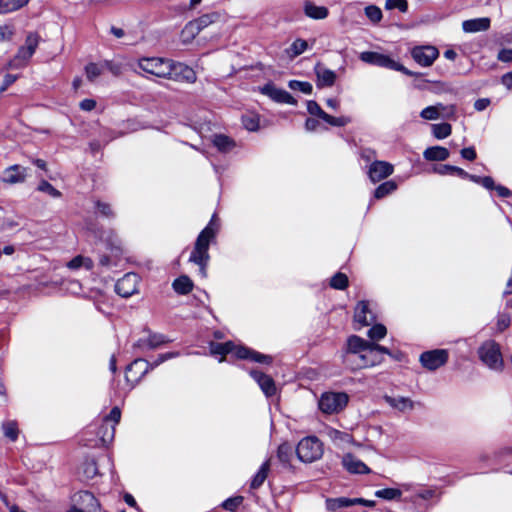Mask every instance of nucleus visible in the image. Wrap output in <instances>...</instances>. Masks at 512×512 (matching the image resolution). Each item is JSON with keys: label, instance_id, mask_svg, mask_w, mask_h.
Returning a JSON list of instances; mask_svg holds the SVG:
<instances>
[{"label": "nucleus", "instance_id": "20", "mask_svg": "<svg viewBox=\"0 0 512 512\" xmlns=\"http://www.w3.org/2000/svg\"><path fill=\"white\" fill-rule=\"evenodd\" d=\"M342 464H343L344 468L350 473H354V474L370 473V469L368 468V466L351 453H347L343 456Z\"/></svg>", "mask_w": 512, "mask_h": 512}, {"label": "nucleus", "instance_id": "64", "mask_svg": "<svg viewBox=\"0 0 512 512\" xmlns=\"http://www.w3.org/2000/svg\"><path fill=\"white\" fill-rule=\"evenodd\" d=\"M497 59L503 63L512 62V49H501L497 54Z\"/></svg>", "mask_w": 512, "mask_h": 512}, {"label": "nucleus", "instance_id": "39", "mask_svg": "<svg viewBox=\"0 0 512 512\" xmlns=\"http://www.w3.org/2000/svg\"><path fill=\"white\" fill-rule=\"evenodd\" d=\"M293 456V447L288 443H283L278 447L277 457L284 465H290Z\"/></svg>", "mask_w": 512, "mask_h": 512}, {"label": "nucleus", "instance_id": "32", "mask_svg": "<svg viewBox=\"0 0 512 512\" xmlns=\"http://www.w3.org/2000/svg\"><path fill=\"white\" fill-rule=\"evenodd\" d=\"M28 2L29 0H0V14L16 11Z\"/></svg>", "mask_w": 512, "mask_h": 512}, {"label": "nucleus", "instance_id": "3", "mask_svg": "<svg viewBox=\"0 0 512 512\" xmlns=\"http://www.w3.org/2000/svg\"><path fill=\"white\" fill-rule=\"evenodd\" d=\"M478 357L481 362L489 369L502 372L504 369V359L500 345L494 340L483 342L478 348Z\"/></svg>", "mask_w": 512, "mask_h": 512}, {"label": "nucleus", "instance_id": "25", "mask_svg": "<svg viewBox=\"0 0 512 512\" xmlns=\"http://www.w3.org/2000/svg\"><path fill=\"white\" fill-rule=\"evenodd\" d=\"M304 14L314 20L326 19L329 15V10L325 6H318L313 2L307 1L303 6Z\"/></svg>", "mask_w": 512, "mask_h": 512}, {"label": "nucleus", "instance_id": "53", "mask_svg": "<svg viewBox=\"0 0 512 512\" xmlns=\"http://www.w3.org/2000/svg\"><path fill=\"white\" fill-rule=\"evenodd\" d=\"M385 9H398L401 12H406L408 10V2L407 0H386Z\"/></svg>", "mask_w": 512, "mask_h": 512}, {"label": "nucleus", "instance_id": "10", "mask_svg": "<svg viewBox=\"0 0 512 512\" xmlns=\"http://www.w3.org/2000/svg\"><path fill=\"white\" fill-rule=\"evenodd\" d=\"M169 59L151 57L142 58L138 61V67L151 75L159 78H165L168 74Z\"/></svg>", "mask_w": 512, "mask_h": 512}, {"label": "nucleus", "instance_id": "4", "mask_svg": "<svg viewBox=\"0 0 512 512\" xmlns=\"http://www.w3.org/2000/svg\"><path fill=\"white\" fill-rule=\"evenodd\" d=\"M295 452L300 461L312 463L322 457L323 444L316 436H307L298 443Z\"/></svg>", "mask_w": 512, "mask_h": 512}, {"label": "nucleus", "instance_id": "62", "mask_svg": "<svg viewBox=\"0 0 512 512\" xmlns=\"http://www.w3.org/2000/svg\"><path fill=\"white\" fill-rule=\"evenodd\" d=\"M19 223L11 218H3L0 220V232H6L17 227Z\"/></svg>", "mask_w": 512, "mask_h": 512}, {"label": "nucleus", "instance_id": "31", "mask_svg": "<svg viewBox=\"0 0 512 512\" xmlns=\"http://www.w3.org/2000/svg\"><path fill=\"white\" fill-rule=\"evenodd\" d=\"M269 469H270L269 461H266L261 465V467L258 470V472L256 473V475L251 480L250 486L252 489H258L264 483V481L266 480V478L268 476Z\"/></svg>", "mask_w": 512, "mask_h": 512}, {"label": "nucleus", "instance_id": "55", "mask_svg": "<svg viewBox=\"0 0 512 512\" xmlns=\"http://www.w3.org/2000/svg\"><path fill=\"white\" fill-rule=\"evenodd\" d=\"M242 501H243L242 496L228 498L223 502L222 507L227 511L234 512L239 507V505L242 503Z\"/></svg>", "mask_w": 512, "mask_h": 512}, {"label": "nucleus", "instance_id": "61", "mask_svg": "<svg viewBox=\"0 0 512 512\" xmlns=\"http://www.w3.org/2000/svg\"><path fill=\"white\" fill-rule=\"evenodd\" d=\"M243 125L249 131H256L259 127V120L254 116H244L242 118Z\"/></svg>", "mask_w": 512, "mask_h": 512}, {"label": "nucleus", "instance_id": "41", "mask_svg": "<svg viewBox=\"0 0 512 512\" xmlns=\"http://www.w3.org/2000/svg\"><path fill=\"white\" fill-rule=\"evenodd\" d=\"M213 143L222 152L231 150L235 145L232 139L222 134L215 135Z\"/></svg>", "mask_w": 512, "mask_h": 512}, {"label": "nucleus", "instance_id": "44", "mask_svg": "<svg viewBox=\"0 0 512 512\" xmlns=\"http://www.w3.org/2000/svg\"><path fill=\"white\" fill-rule=\"evenodd\" d=\"M432 134L437 139H444L451 134L452 128L449 123L433 124L431 126Z\"/></svg>", "mask_w": 512, "mask_h": 512}, {"label": "nucleus", "instance_id": "21", "mask_svg": "<svg viewBox=\"0 0 512 512\" xmlns=\"http://www.w3.org/2000/svg\"><path fill=\"white\" fill-rule=\"evenodd\" d=\"M439 51L435 46H418V65L428 67L438 58Z\"/></svg>", "mask_w": 512, "mask_h": 512}, {"label": "nucleus", "instance_id": "43", "mask_svg": "<svg viewBox=\"0 0 512 512\" xmlns=\"http://www.w3.org/2000/svg\"><path fill=\"white\" fill-rule=\"evenodd\" d=\"M114 434H115V427L110 426L109 424L103 422V424L101 425V427L99 428V431H98V435H99L102 443L105 445L110 443L114 438Z\"/></svg>", "mask_w": 512, "mask_h": 512}, {"label": "nucleus", "instance_id": "49", "mask_svg": "<svg viewBox=\"0 0 512 512\" xmlns=\"http://www.w3.org/2000/svg\"><path fill=\"white\" fill-rule=\"evenodd\" d=\"M326 123L335 127H343L351 122V118L347 116L334 117L326 113L324 119Z\"/></svg>", "mask_w": 512, "mask_h": 512}, {"label": "nucleus", "instance_id": "12", "mask_svg": "<svg viewBox=\"0 0 512 512\" xmlns=\"http://www.w3.org/2000/svg\"><path fill=\"white\" fill-rule=\"evenodd\" d=\"M139 277L136 273H127L115 284V291L123 298H128L138 291Z\"/></svg>", "mask_w": 512, "mask_h": 512}, {"label": "nucleus", "instance_id": "2", "mask_svg": "<svg viewBox=\"0 0 512 512\" xmlns=\"http://www.w3.org/2000/svg\"><path fill=\"white\" fill-rule=\"evenodd\" d=\"M217 232L218 225L214 215L208 225L199 233L189 257V262L199 266L200 274L203 277L206 276V268L210 260L209 246L216 239Z\"/></svg>", "mask_w": 512, "mask_h": 512}, {"label": "nucleus", "instance_id": "5", "mask_svg": "<svg viewBox=\"0 0 512 512\" xmlns=\"http://www.w3.org/2000/svg\"><path fill=\"white\" fill-rule=\"evenodd\" d=\"M40 35L36 32H29L26 36L24 45L20 46L14 58L9 62V68L24 67L35 53L39 42Z\"/></svg>", "mask_w": 512, "mask_h": 512}, {"label": "nucleus", "instance_id": "19", "mask_svg": "<svg viewBox=\"0 0 512 512\" xmlns=\"http://www.w3.org/2000/svg\"><path fill=\"white\" fill-rule=\"evenodd\" d=\"M314 72L317 77L316 84L318 88L331 87L334 85L336 73L333 70L326 68L321 63H317L314 67Z\"/></svg>", "mask_w": 512, "mask_h": 512}, {"label": "nucleus", "instance_id": "42", "mask_svg": "<svg viewBox=\"0 0 512 512\" xmlns=\"http://www.w3.org/2000/svg\"><path fill=\"white\" fill-rule=\"evenodd\" d=\"M104 71L103 63H89L85 66L86 77L90 82H94Z\"/></svg>", "mask_w": 512, "mask_h": 512}, {"label": "nucleus", "instance_id": "13", "mask_svg": "<svg viewBox=\"0 0 512 512\" xmlns=\"http://www.w3.org/2000/svg\"><path fill=\"white\" fill-rule=\"evenodd\" d=\"M261 93L271 98L273 101L277 103H285L290 105H296L297 101L293 98V96L284 89L276 87L272 83H268L264 85L260 89Z\"/></svg>", "mask_w": 512, "mask_h": 512}, {"label": "nucleus", "instance_id": "54", "mask_svg": "<svg viewBox=\"0 0 512 512\" xmlns=\"http://www.w3.org/2000/svg\"><path fill=\"white\" fill-rule=\"evenodd\" d=\"M307 111L309 114H311L313 116H317V117L321 118L322 120L324 119V117L326 115V112L323 111L322 108L319 106V104L313 100H309L307 102Z\"/></svg>", "mask_w": 512, "mask_h": 512}, {"label": "nucleus", "instance_id": "22", "mask_svg": "<svg viewBox=\"0 0 512 512\" xmlns=\"http://www.w3.org/2000/svg\"><path fill=\"white\" fill-rule=\"evenodd\" d=\"M490 23L488 17L469 19L462 22V29L466 33L482 32L489 29Z\"/></svg>", "mask_w": 512, "mask_h": 512}, {"label": "nucleus", "instance_id": "8", "mask_svg": "<svg viewBox=\"0 0 512 512\" xmlns=\"http://www.w3.org/2000/svg\"><path fill=\"white\" fill-rule=\"evenodd\" d=\"M168 75L165 79L177 82L194 83L197 79L195 71L188 65L181 62L169 60Z\"/></svg>", "mask_w": 512, "mask_h": 512}, {"label": "nucleus", "instance_id": "18", "mask_svg": "<svg viewBox=\"0 0 512 512\" xmlns=\"http://www.w3.org/2000/svg\"><path fill=\"white\" fill-rule=\"evenodd\" d=\"M27 170L20 165H12L4 170L2 181L8 184L23 183L27 177Z\"/></svg>", "mask_w": 512, "mask_h": 512}, {"label": "nucleus", "instance_id": "11", "mask_svg": "<svg viewBox=\"0 0 512 512\" xmlns=\"http://www.w3.org/2000/svg\"><path fill=\"white\" fill-rule=\"evenodd\" d=\"M179 355L178 352H167L160 354L154 362H149L144 359H136L129 365V372H132L135 368H141L140 377L145 376L150 370H153L166 360L175 358Z\"/></svg>", "mask_w": 512, "mask_h": 512}, {"label": "nucleus", "instance_id": "50", "mask_svg": "<svg viewBox=\"0 0 512 512\" xmlns=\"http://www.w3.org/2000/svg\"><path fill=\"white\" fill-rule=\"evenodd\" d=\"M365 15L373 23L380 22L383 17L381 9L375 5L367 6L365 8Z\"/></svg>", "mask_w": 512, "mask_h": 512}, {"label": "nucleus", "instance_id": "14", "mask_svg": "<svg viewBox=\"0 0 512 512\" xmlns=\"http://www.w3.org/2000/svg\"><path fill=\"white\" fill-rule=\"evenodd\" d=\"M394 171V167L392 164L386 161H374L369 165L367 174L369 179L373 182H379L388 176H390Z\"/></svg>", "mask_w": 512, "mask_h": 512}, {"label": "nucleus", "instance_id": "56", "mask_svg": "<svg viewBox=\"0 0 512 512\" xmlns=\"http://www.w3.org/2000/svg\"><path fill=\"white\" fill-rule=\"evenodd\" d=\"M308 48V43L303 39H296L291 45V52L293 56H299Z\"/></svg>", "mask_w": 512, "mask_h": 512}, {"label": "nucleus", "instance_id": "16", "mask_svg": "<svg viewBox=\"0 0 512 512\" xmlns=\"http://www.w3.org/2000/svg\"><path fill=\"white\" fill-rule=\"evenodd\" d=\"M354 320L356 323L360 324L361 327L369 326L375 322L376 316L369 308L367 301L358 302L354 311Z\"/></svg>", "mask_w": 512, "mask_h": 512}, {"label": "nucleus", "instance_id": "37", "mask_svg": "<svg viewBox=\"0 0 512 512\" xmlns=\"http://www.w3.org/2000/svg\"><path fill=\"white\" fill-rule=\"evenodd\" d=\"M327 433L329 438L337 445L352 442V436L346 432L331 428Z\"/></svg>", "mask_w": 512, "mask_h": 512}, {"label": "nucleus", "instance_id": "51", "mask_svg": "<svg viewBox=\"0 0 512 512\" xmlns=\"http://www.w3.org/2000/svg\"><path fill=\"white\" fill-rule=\"evenodd\" d=\"M289 87L293 90H299L304 94H311L313 90L311 83L298 80H291Z\"/></svg>", "mask_w": 512, "mask_h": 512}, {"label": "nucleus", "instance_id": "45", "mask_svg": "<svg viewBox=\"0 0 512 512\" xmlns=\"http://www.w3.org/2000/svg\"><path fill=\"white\" fill-rule=\"evenodd\" d=\"M37 191L46 193L52 198H60L62 196V193L46 180L39 182Z\"/></svg>", "mask_w": 512, "mask_h": 512}, {"label": "nucleus", "instance_id": "33", "mask_svg": "<svg viewBox=\"0 0 512 512\" xmlns=\"http://www.w3.org/2000/svg\"><path fill=\"white\" fill-rule=\"evenodd\" d=\"M105 242L107 244V249L110 250L112 255L115 257H118L122 253V242L113 232L109 233L105 238Z\"/></svg>", "mask_w": 512, "mask_h": 512}, {"label": "nucleus", "instance_id": "30", "mask_svg": "<svg viewBox=\"0 0 512 512\" xmlns=\"http://www.w3.org/2000/svg\"><path fill=\"white\" fill-rule=\"evenodd\" d=\"M434 170L436 173H438L440 175H455L460 178H465L466 176H468V172H466L465 170H463L460 167L452 166V165H446V164L439 165V166L435 167Z\"/></svg>", "mask_w": 512, "mask_h": 512}, {"label": "nucleus", "instance_id": "28", "mask_svg": "<svg viewBox=\"0 0 512 512\" xmlns=\"http://www.w3.org/2000/svg\"><path fill=\"white\" fill-rule=\"evenodd\" d=\"M200 33L199 26H196V23L189 21L181 31L180 39L183 44L191 43L195 37Z\"/></svg>", "mask_w": 512, "mask_h": 512}, {"label": "nucleus", "instance_id": "60", "mask_svg": "<svg viewBox=\"0 0 512 512\" xmlns=\"http://www.w3.org/2000/svg\"><path fill=\"white\" fill-rule=\"evenodd\" d=\"M104 70H108L114 76H119L122 73V64L116 63L113 61H105L103 62Z\"/></svg>", "mask_w": 512, "mask_h": 512}, {"label": "nucleus", "instance_id": "9", "mask_svg": "<svg viewBox=\"0 0 512 512\" xmlns=\"http://www.w3.org/2000/svg\"><path fill=\"white\" fill-rule=\"evenodd\" d=\"M449 359V352L446 349H434L423 352L419 360L424 368L435 371L444 366Z\"/></svg>", "mask_w": 512, "mask_h": 512}, {"label": "nucleus", "instance_id": "58", "mask_svg": "<svg viewBox=\"0 0 512 512\" xmlns=\"http://www.w3.org/2000/svg\"><path fill=\"white\" fill-rule=\"evenodd\" d=\"M360 157L362 160H364L366 163H373L374 161H378L377 153L375 150L370 148H362L360 151Z\"/></svg>", "mask_w": 512, "mask_h": 512}, {"label": "nucleus", "instance_id": "46", "mask_svg": "<svg viewBox=\"0 0 512 512\" xmlns=\"http://www.w3.org/2000/svg\"><path fill=\"white\" fill-rule=\"evenodd\" d=\"M402 492L396 488H384L377 490L375 496L385 500H394L400 498Z\"/></svg>", "mask_w": 512, "mask_h": 512}, {"label": "nucleus", "instance_id": "23", "mask_svg": "<svg viewBox=\"0 0 512 512\" xmlns=\"http://www.w3.org/2000/svg\"><path fill=\"white\" fill-rule=\"evenodd\" d=\"M172 340L160 333H150L147 339H140L137 343L139 347L146 349H156Z\"/></svg>", "mask_w": 512, "mask_h": 512}, {"label": "nucleus", "instance_id": "47", "mask_svg": "<svg viewBox=\"0 0 512 512\" xmlns=\"http://www.w3.org/2000/svg\"><path fill=\"white\" fill-rule=\"evenodd\" d=\"M386 334L387 329L384 325L375 324L368 330L367 336L373 341H378L384 338Z\"/></svg>", "mask_w": 512, "mask_h": 512}, {"label": "nucleus", "instance_id": "26", "mask_svg": "<svg viewBox=\"0 0 512 512\" xmlns=\"http://www.w3.org/2000/svg\"><path fill=\"white\" fill-rule=\"evenodd\" d=\"M423 155L427 160L430 161H443L449 157V151L445 147L433 146L427 148Z\"/></svg>", "mask_w": 512, "mask_h": 512}, {"label": "nucleus", "instance_id": "52", "mask_svg": "<svg viewBox=\"0 0 512 512\" xmlns=\"http://www.w3.org/2000/svg\"><path fill=\"white\" fill-rule=\"evenodd\" d=\"M442 105L429 106L422 110L421 117L426 120H435L439 117Z\"/></svg>", "mask_w": 512, "mask_h": 512}, {"label": "nucleus", "instance_id": "48", "mask_svg": "<svg viewBox=\"0 0 512 512\" xmlns=\"http://www.w3.org/2000/svg\"><path fill=\"white\" fill-rule=\"evenodd\" d=\"M330 286L334 289L344 290L348 286V277L344 273L338 272L331 278Z\"/></svg>", "mask_w": 512, "mask_h": 512}, {"label": "nucleus", "instance_id": "7", "mask_svg": "<svg viewBox=\"0 0 512 512\" xmlns=\"http://www.w3.org/2000/svg\"><path fill=\"white\" fill-rule=\"evenodd\" d=\"M348 400L344 392H326L319 400V409L326 414L339 413L346 407Z\"/></svg>", "mask_w": 512, "mask_h": 512}, {"label": "nucleus", "instance_id": "29", "mask_svg": "<svg viewBox=\"0 0 512 512\" xmlns=\"http://www.w3.org/2000/svg\"><path fill=\"white\" fill-rule=\"evenodd\" d=\"M237 348L238 347H236L234 345V343L231 341H228L225 343L211 342V344H210L211 353L214 355H221L222 357H224L225 355H227L231 352H236ZM222 360H223V358L220 359V361H222Z\"/></svg>", "mask_w": 512, "mask_h": 512}, {"label": "nucleus", "instance_id": "57", "mask_svg": "<svg viewBox=\"0 0 512 512\" xmlns=\"http://www.w3.org/2000/svg\"><path fill=\"white\" fill-rule=\"evenodd\" d=\"M438 497V493L436 489L423 487L418 489V500H428V499H434Z\"/></svg>", "mask_w": 512, "mask_h": 512}, {"label": "nucleus", "instance_id": "34", "mask_svg": "<svg viewBox=\"0 0 512 512\" xmlns=\"http://www.w3.org/2000/svg\"><path fill=\"white\" fill-rule=\"evenodd\" d=\"M220 20V14L216 12L204 14L197 19H194L193 22L196 23V26H199V31L201 32L203 29L208 27L209 25Z\"/></svg>", "mask_w": 512, "mask_h": 512}, {"label": "nucleus", "instance_id": "1", "mask_svg": "<svg viewBox=\"0 0 512 512\" xmlns=\"http://www.w3.org/2000/svg\"><path fill=\"white\" fill-rule=\"evenodd\" d=\"M384 354L392 355L385 346L351 335L347 338L340 357L347 369L357 371L380 365L384 361Z\"/></svg>", "mask_w": 512, "mask_h": 512}, {"label": "nucleus", "instance_id": "27", "mask_svg": "<svg viewBox=\"0 0 512 512\" xmlns=\"http://www.w3.org/2000/svg\"><path fill=\"white\" fill-rule=\"evenodd\" d=\"M172 287L178 294L186 295L192 291L193 282L188 276L182 275L173 281Z\"/></svg>", "mask_w": 512, "mask_h": 512}, {"label": "nucleus", "instance_id": "38", "mask_svg": "<svg viewBox=\"0 0 512 512\" xmlns=\"http://www.w3.org/2000/svg\"><path fill=\"white\" fill-rule=\"evenodd\" d=\"M386 401L394 408H397L400 411L411 410L413 408V402L404 397L394 398V397H386Z\"/></svg>", "mask_w": 512, "mask_h": 512}, {"label": "nucleus", "instance_id": "63", "mask_svg": "<svg viewBox=\"0 0 512 512\" xmlns=\"http://www.w3.org/2000/svg\"><path fill=\"white\" fill-rule=\"evenodd\" d=\"M96 207L103 216L108 217V218L114 217V212H113L110 204L97 201Z\"/></svg>", "mask_w": 512, "mask_h": 512}, {"label": "nucleus", "instance_id": "59", "mask_svg": "<svg viewBox=\"0 0 512 512\" xmlns=\"http://www.w3.org/2000/svg\"><path fill=\"white\" fill-rule=\"evenodd\" d=\"M121 418V411L118 407H113L110 413L104 418V422L109 424V422H113L112 426H116L119 423Z\"/></svg>", "mask_w": 512, "mask_h": 512}, {"label": "nucleus", "instance_id": "24", "mask_svg": "<svg viewBox=\"0 0 512 512\" xmlns=\"http://www.w3.org/2000/svg\"><path fill=\"white\" fill-rule=\"evenodd\" d=\"M235 355L240 359H250L258 363L270 364L272 362V358L270 356L250 350L246 347H238Z\"/></svg>", "mask_w": 512, "mask_h": 512}, {"label": "nucleus", "instance_id": "15", "mask_svg": "<svg viewBox=\"0 0 512 512\" xmlns=\"http://www.w3.org/2000/svg\"><path fill=\"white\" fill-rule=\"evenodd\" d=\"M74 506L86 512H97L99 504L95 496L89 491H80L73 496Z\"/></svg>", "mask_w": 512, "mask_h": 512}, {"label": "nucleus", "instance_id": "36", "mask_svg": "<svg viewBox=\"0 0 512 512\" xmlns=\"http://www.w3.org/2000/svg\"><path fill=\"white\" fill-rule=\"evenodd\" d=\"M67 267L72 270H76L81 267L90 270L93 267V261L88 257L78 255L67 263Z\"/></svg>", "mask_w": 512, "mask_h": 512}, {"label": "nucleus", "instance_id": "40", "mask_svg": "<svg viewBox=\"0 0 512 512\" xmlns=\"http://www.w3.org/2000/svg\"><path fill=\"white\" fill-rule=\"evenodd\" d=\"M2 429L5 437L9 438L12 442L18 438L19 430L16 421L8 420L2 424Z\"/></svg>", "mask_w": 512, "mask_h": 512}, {"label": "nucleus", "instance_id": "6", "mask_svg": "<svg viewBox=\"0 0 512 512\" xmlns=\"http://www.w3.org/2000/svg\"><path fill=\"white\" fill-rule=\"evenodd\" d=\"M359 58L361 61L368 64L400 71L406 75H413L412 71L406 69L402 64L396 62L388 55H384L378 52L365 51L360 54Z\"/></svg>", "mask_w": 512, "mask_h": 512}, {"label": "nucleus", "instance_id": "17", "mask_svg": "<svg viewBox=\"0 0 512 512\" xmlns=\"http://www.w3.org/2000/svg\"><path fill=\"white\" fill-rule=\"evenodd\" d=\"M250 375L258 383L261 390L267 397H271L276 394V385L271 376L258 370H251Z\"/></svg>", "mask_w": 512, "mask_h": 512}, {"label": "nucleus", "instance_id": "35", "mask_svg": "<svg viewBox=\"0 0 512 512\" xmlns=\"http://www.w3.org/2000/svg\"><path fill=\"white\" fill-rule=\"evenodd\" d=\"M397 188V185L394 181H386L382 184H380L374 191V198L375 199H382L386 197L387 195L393 193Z\"/></svg>", "mask_w": 512, "mask_h": 512}]
</instances>
